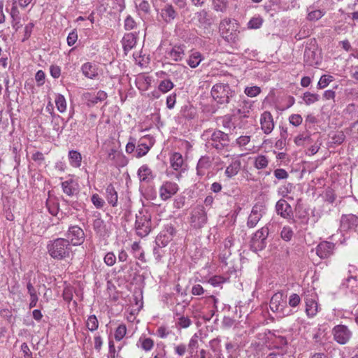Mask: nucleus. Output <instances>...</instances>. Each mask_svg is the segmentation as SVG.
<instances>
[{"label": "nucleus", "mask_w": 358, "mask_h": 358, "mask_svg": "<svg viewBox=\"0 0 358 358\" xmlns=\"http://www.w3.org/2000/svg\"><path fill=\"white\" fill-rule=\"evenodd\" d=\"M46 248L50 257L57 261L65 260L72 254L71 244L64 238H57L48 241Z\"/></svg>", "instance_id": "nucleus-1"}, {"label": "nucleus", "mask_w": 358, "mask_h": 358, "mask_svg": "<svg viewBox=\"0 0 358 358\" xmlns=\"http://www.w3.org/2000/svg\"><path fill=\"white\" fill-rule=\"evenodd\" d=\"M134 230L141 238L147 236L152 230V215L146 209H142L136 214Z\"/></svg>", "instance_id": "nucleus-2"}, {"label": "nucleus", "mask_w": 358, "mask_h": 358, "mask_svg": "<svg viewBox=\"0 0 358 358\" xmlns=\"http://www.w3.org/2000/svg\"><path fill=\"white\" fill-rule=\"evenodd\" d=\"M237 87H234V89L229 88L228 86L225 85V92L226 94V99L225 102L228 104H231L232 106L231 108V115L234 117L238 116L240 117H248L249 114L248 109H241L239 107L241 106L242 101V97L241 95L238 94L236 91Z\"/></svg>", "instance_id": "nucleus-3"}, {"label": "nucleus", "mask_w": 358, "mask_h": 358, "mask_svg": "<svg viewBox=\"0 0 358 358\" xmlns=\"http://www.w3.org/2000/svg\"><path fill=\"white\" fill-rule=\"evenodd\" d=\"M269 307L279 317H284L293 314V311L288 307L286 297L281 292L275 293L270 300Z\"/></svg>", "instance_id": "nucleus-4"}, {"label": "nucleus", "mask_w": 358, "mask_h": 358, "mask_svg": "<svg viewBox=\"0 0 358 358\" xmlns=\"http://www.w3.org/2000/svg\"><path fill=\"white\" fill-rule=\"evenodd\" d=\"M333 340L339 345L348 344L352 337V330L345 324L335 325L331 329Z\"/></svg>", "instance_id": "nucleus-5"}, {"label": "nucleus", "mask_w": 358, "mask_h": 358, "mask_svg": "<svg viewBox=\"0 0 358 358\" xmlns=\"http://www.w3.org/2000/svg\"><path fill=\"white\" fill-rule=\"evenodd\" d=\"M231 31L229 32L230 27L225 31V52L233 53L234 50L238 48V33L239 25L236 20L231 24Z\"/></svg>", "instance_id": "nucleus-6"}, {"label": "nucleus", "mask_w": 358, "mask_h": 358, "mask_svg": "<svg viewBox=\"0 0 358 358\" xmlns=\"http://www.w3.org/2000/svg\"><path fill=\"white\" fill-rule=\"evenodd\" d=\"M159 20L165 24H171L176 20L179 13L177 9L171 3L165 2L159 9L156 10Z\"/></svg>", "instance_id": "nucleus-7"}, {"label": "nucleus", "mask_w": 358, "mask_h": 358, "mask_svg": "<svg viewBox=\"0 0 358 358\" xmlns=\"http://www.w3.org/2000/svg\"><path fill=\"white\" fill-rule=\"evenodd\" d=\"M207 214L203 206L198 205L194 207L189 217V222L194 229H201L207 222Z\"/></svg>", "instance_id": "nucleus-8"}, {"label": "nucleus", "mask_w": 358, "mask_h": 358, "mask_svg": "<svg viewBox=\"0 0 358 358\" xmlns=\"http://www.w3.org/2000/svg\"><path fill=\"white\" fill-rule=\"evenodd\" d=\"M177 234V230L171 224L164 226L155 238V245L159 247H166Z\"/></svg>", "instance_id": "nucleus-9"}, {"label": "nucleus", "mask_w": 358, "mask_h": 358, "mask_svg": "<svg viewBox=\"0 0 358 358\" xmlns=\"http://www.w3.org/2000/svg\"><path fill=\"white\" fill-rule=\"evenodd\" d=\"M268 231V227L264 226L255 232L251 239L250 248L252 250L257 252L266 248Z\"/></svg>", "instance_id": "nucleus-10"}, {"label": "nucleus", "mask_w": 358, "mask_h": 358, "mask_svg": "<svg viewBox=\"0 0 358 358\" xmlns=\"http://www.w3.org/2000/svg\"><path fill=\"white\" fill-rule=\"evenodd\" d=\"M66 237L71 245L78 246L82 245L85 239V234L81 227L78 225H71L69 227Z\"/></svg>", "instance_id": "nucleus-11"}, {"label": "nucleus", "mask_w": 358, "mask_h": 358, "mask_svg": "<svg viewBox=\"0 0 358 358\" xmlns=\"http://www.w3.org/2000/svg\"><path fill=\"white\" fill-rule=\"evenodd\" d=\"M266 206L262 202L255 203L248 217L247 227L248 228H254L257 226L263 215L266 213Z\"/></svg>", "instance_id": "nucleus-12"}, {"label": "nucleus", "mask_w": 358, "mask_h": 358, "mask_svg": "<svg viewBox=\"0 0 358 358\" xmlns=\"http://www.w3.org/2000/svg\"><path fill=\"white\" fill-rule=\"evenodd\" d=\"M179 190L178 185L172 181H164L159 189V197L162 201H167L176 194Z\"/></svg>", "instance_id": "nucleus-13"}, {"label": "nucleus", "mask_w": 358, "mask_h": 358, "mask_svg": "<svg viewBox=\"0 0 358 358\" xmlns=\"http://www.w3.org/2000/svg\"><path fill=\"white\" fill-rule=\"evenodd\" d=\"M305 313L308 318L315 317L319 312L317 296L315 294L307 295L304 299Z\"/></svg>", "instance_id": "nucleus-14"}, {"label": "nucleus", "mask_w": 358, "mask_h": 358, "mask_svg": "<svg viewBox=\"0 0 358 358\" xmlns=\"http://www.w3.org/2000/svg\"><path fill=\"white\" fill-rule=\"evenodd\" d=\"M335 249L336 245L334 243L323 241L316 246L315 252L320 259H325L334 255Z\"/></svg>", "instance_id": "nucleus-15"}, {"label": "nucleus", "mask_w": 358, "mask_h": 358, "mask_svg": "<svg viewBox=\"0 0 358 358\" xmlns=\"http://www.w3.org/2000/svg\"><path fill=\"white\" fill-rule=\"evenodd\" d=\"M107 94L103 90H99L96 94L90 92H84L82 94V100L85 102L86 105L92 107L99 102L103 101L107 99Z\"/></svg>", "instance_id": "nucleus-16"}, {"label": "nucleus", "mask_w": 358, "mask_h": 358, "mask_svg": "<svg viewBox=\"0 0 358 358\" xmlns=\"http://www.w3.org/2000/svg\"><path fill=\"white\" fill-rule=\"evenodd\" d=\"M188 304L189 303L185 301H183L182 303L176 302V307L173 309V312L176 315L180 316L176 324L180 328H187L192 324V321L188 317H185L181 315Z\"/></svg>", "instance_id": "nucleus-17"}, {"label": "nucleus", "mask_w": 358, "mask_h": 358, "mask_svg": "<svg viewBox=\"0 0 358 358\" xmlns=\"http://www.w3.org/2000/svg\"><path fill=\"white\" fill-rule=\"evenodd\" d=\"M358 226V217L353 214L343 215L340 220V230L348 231L355 230Z\"/></svg>", "instance_id": "nucleus-18"}, {"label": "nucleus", "mask_w": 358, "mask_h": 358, "mask_svg": "<svg viewBox=\"0 0 358 358\" xmlns=\"http://www.w3.org/2000/svg\"><path fill=\"white\" fill-rule=\"evenodd\" d=\"M275 210L276 213L284 219L291 220L293 218L292 208L284 199H280L276 202Z\"/></svg>", "instance_id": "nucleus-19"}, {"label": "nucleus", "mask_w": 358, "mask_h": 358, "mask_svg": "<svg viewBox=\"0 0 358 358\" xmlns=\"http://www.w3.org/2000/svg\"><path fill=\"white\" fill-rule=\"evenodd\" d=\"M326 13V10L317 1L307 8L306 19L309 21H317L321 19Z\"/></svg>", "instance_id": "nucleus-20"}, {"label": "nucleus", "mask_w": 358, "mask_h": 358, "mask_svg": "<svg viewBox=\"0 0 358 358\" xmlns=\"http://www.w3.org/2000/svg\"><path fill=\"white\" fill-rule=\"evenodd\" d=\"M261 129L266 134H269L274 129V122L271 113L264 111L260 117Z\"/></svg>", "instance_id": "nucleus-21"}, {"label": "nucleus", "mask_w": 358, "mask_h": 358, "mask_svg": "<svg viewBox=\"0 0 358 358\" xmlns=\"http://www.w3.org/2000/svg\"><path fill=\"white\" fill-rule=\"evenodd\" d=\"M137 175L140 182L145 184L150 183L156 176L147 164H143L138 169Z\"/></svg>", "instance_id": "nucleus-22"}, {"label": "nucleus", "mask_w": 358, "mask_h": 358, "mask_svg": "<svg viewBox=\"0 0 358 358\" xmlns=\"http://www.w3.org/2000/svg\"><path fill=\"white\" fill-rule=\"evenodd\" d=\"M136 33H128L124 34L122 40V43L125 54H127L129 51L136 46Z\"/></svg>", "instance_id": "nucleus-23"}, {"label": "nucleus", "mask_w": 358, "mask_h": 358, "mask_svg": "<svg viewBox=\"0 0 358 358\" xmlns=\"http://www.w3.org/2000/svg\"><path fill=\"white\" fill-rule=\"evenodd\" d=\"M61 186L63 192L69 196H73L78 192L79 185L78 182L73 179L62 182Z\"/></svg>", "instance_id": "nucleus-24"}, {"label": "nucleus", "mask_w": 358, "mask_h": 358, "mask_svg": "<svg viewBox=\"0 0 358 358\" xmlns=\"http://www.w3.org/2000/svg\"><path fill=\"white\" fill-rule=\"evenodd\" d=\"M212 162L210 157L208 156H202L196 165V174L200 177L203 176L210 168Z\"/></svg>", "instance_id": "nucleus-25"}, {"label": "nucleus", "mask_w": 358, "mask_h": 358, "mask_svg": "<svg viewBox=\"0 0 358 358\" xmlns=\"http://www.w3.org/2000/svg\"><path fill=\"white\" fill-rule=\"evenodd\" d=\"M83 74L87 78L95 79L98 76V68L96 64L92 62H86L81 66Z\"/></svg>", "instance_id": "nucleus-26"}, {"label": "nucleus", "mask_w": 358, "mask_h": 358, "mask_svg": "<svg viewBox=\"0 0 358 358\" xmlns=\"http://www.w3.org/2000/svg\"><path fill=\"white\" fill-rule=\"evenodd\" d=\"M267 336V339L271 343V345L275 348H281L287 345V338L282 336H276L275 334L271 333L270 331L268 334L264 333Z\"/></svg>", "instance_id": "nucleus-27"}, {"label": "nucleus", "mask_w": 358, "mask_h": 358, "mask_svg": "<svg viewBox=\"0 0 358 358\" xmlns=\"http://www.w3.org/2000/svg\"><path fill=\"white\" fill-rule=\"evenodd\" d=\"M185 46L184 45H174L169 52V58L174 62L181 61L185 55Z\"/></svg>", "instance_id": "nucleus-28"}, {"label": "nucleus", "mask_w": 358, "mask_h": 358, "mask_svg": "<svg viewBox=\"0 0 358 358\" xmlns=\"http://www.w3.org/2000/svg\"><path fill=\"white\" fill-rule=\"evenodd\" d=\"M105 196L108 203L113 207H115L117 205V192L112 184H109L106 187Z\"/></svg>", "instance_id": "nucleus-29"}, {"label": "nucleus", "mask_w": 358, "mask_h": 358, "mask_svg": "<svg viewBox=\"0 0 358 358\" xmlns=\"http://www.w3.org/2000/svg\"><path fill=\"white\" fill-rule=\"evenodd\" d=\"M27 293L29 294L30 296L29 300V308H32L36 306L37 303L38 301V294L36 292V288L34 287V285L31 282V280L29 279L26 285Z\"/></svg>", "instance_id": "nucleus-30"}, {"label": "nucleus", "mask_w": 358, "mask_h": 358, "mask_svg": "<svg viewBox=\"0 0 358 358\" xmlns=\"http://www.w3.org/2000/svg\"><path fill=\"white\" fill-rule=\"evenodd\" d=\"M170 164L171 168L175 171H182L184 165L182 156L179 152H173L170 157Z\"/></svg>", "instance_id": "nucleus-31"}, {"label": "nucleus", "mask_w": 358, "mask_h": 358, "mask_svg": "<svg viewBox=\"0 0 358 358\" xmlns=\"http://www.w3.org/2000/svg\"><path fill=\"white\" fill-rule=\"evenodd\" d=\"M94 217L96 218L92 222L93 229L96 234L103 235L106 232V224L101 218V214L99 213H96V215L94 214Z\"/></svg>", "instance_id": "nucleus-32"}, {"label": "nucleus", "mask_w": 358, "mask_h": 358, "mask_svg": "<svg viewBox=\"0 0 358 358\" xmlns=\"http://www.w3.org/2000/svg\"><path fill=\"white\" fill-rule=\"evenodd\" d=\"M224 85L222 83L215 84L211 90V95L213 99L218 103H223Z\"/></svg>", "instance_id": "nucleus-33"}, {"label": "nucleus", "mask_w": 358, "mask_h": 358, "mask_svg": "<svg viewBox=\"0 0 358 358\" xmlns=\"http://www.w3.org/2000/svg\"><path fill=\"white\" fill-rule=\"evenodd\" d=\"M68 157L71 166L79 168L81 166L82 156L78 151L70 150Z\"/></svg>", "instance_id": "nucleus-34"}, {"label": "nucleus", "mask_w": 358, "mask_h": 358, "mask_svg": "<svg viewBox=\"0 0 358 358\" xmlns=\"http://www.w3.org/2000/svg\"><path fill=\"white\" fill-rule=\"evenodd\" d=\"M241 169V162L239 160L232 161L225 169V174L231 178L232 176L236 175Z\"/></svg>", "instance_id": "nucleus-35"}, {"label": "nucleus", "mask_w": 358, "mask_h": 358, "mask_svg": "<svg viewBox=\"0 0 358 358\" xmlns=\"http://www.w3.org/2000/svg\"><path fill=\"white\" fill-rule=\"evenodd\" d=\"M137 346L145 352H149L154 347V341L150 338L141 337L138 341Z\"/></svg>", "instance_id": "nucleus-36"}, {"label": "nucleus", "mask_w": 358, "mask_h": 358, "mask_svg": "<svg viewBox=\"0 0 358 358\" xmlns=\"http://www.w3.org/2000/svg\"><path fill=\"white\" fill-rule=\"evenodd\" d=\"M210 346L214 353V356L217 358H221L222 355L221 339L220 338H216L211 340L210 342Z\"/></svg>", "instance_id": "nucleus-37"}, {"label": "nucleus", "mask_w": 358, "mask_h": 358, "mask_svg": "<svg viewBox=\"0 0 358 358\" xmlns=\"http://www.w3.org/2000/svg\"><path fill=\"white\" fill-rule=\"evenodd\" d=\"M131 251L135 258L141 260L142 262H145V253L140 246L138 242H134L131 245Z\"/></svg>", "instance_id": "nucleus-38"}, {"label": "nucleus", "mask_w": 358, "mask_h": 358, "mask_svg": "<svg viewBox=\"0 0 358 358\" xmlns=\"http://www.w3.org/2000/svg\"><path fill=\"white\" fill-rule=\"evenodd\" d=\"M294 189V185L292 183H286L281 185L278 189V194L282 198L287 197L288 199H293L292 197H288V194H290Z\"/></svg>", "instance_id": "nucleus-39"}, {"label": "nucleus", "mask_w": 358, "mask_h": 358, "mask_svg": "<svg viewBox=\"0 0 358 358\" xmlns=\"http://www.w3.org/2000/svg\"><path fill=\"white\" fill-rule=\"evenodd\" d=\"M203 60L201 54L199 52H194L189 56L187 64L191 68L197 67Z\"/></svg>", "instance_id": "nucleus-40"}, {"label": "nucleus", "mask_w": 358, "mask_h": 358, "mask_svg": "<svg viewBox=\"0 0 358 358\" xmlns=\"http://www.w3.org/2000/svg\"><path fill=\"white\" fill-rule=\"evenodd\" d=\"M175 85L170 79H164L162 80L158 85V90L163 94L171 91Z\"/></svg>", "instance_id": "nucleus-41"}, {"label": "nucleus", "mask_w": 358, "mask_h": 358, "mask_svg": "<svg viewBox=\"0 0 358 358\" xmlns=\"http://www.w3.org/2000/svg\"><path fill=\"white\" fill-rule=\"evenodd\" d=\"M268 165V159L267 157L259 155L255 158L254 166L257 169H263Z\"/></svg>", "instance_id": "nucleus-42"}, {"label": "nucleus", "mask_w": 358, "mask_h": 358, "mask_svg": "<svg viewBox=\"0 0 358 358\" xmlns=\"http://www.w3.org/2000/svg\"><path fill=\"white\" fill-rule=\"evenodd\" d=\"M223 132L219 131L214 132L212 134L213 146L217 150H221L224 147V145L220 142V140H223Z\"/></svg>", "instance_id": "nucleus-43"}, {"label": "nucleus", "mask_w": 358, "mask_h": 358, "mask_svg": "<svg viewBox=\"0 0 358 358\" xmlns=\"http://www.w3.org/2000/svg\"><path fill=\"white\" fill-rule=\"evenodd\" d=\"M357 278L356 275H350L348 276L346 280L342 283L343 287H345L352 292H355L356 290L354 289L357 286Z\"/></svg>", "instance_id": "nucleus-44"}, {"label": "nucleus", "mask_w": 358, "mask_h": 358, "mask_svg": "<svg viewBox=\"0 0 358 358\" xmlns=\"http://www.w3.org/2000/svg\"><path fill=\"white\" fill-rule=\"evenodd\" d=\"M55 104L57 110L60 113H64L66 110V101L65 97L60 94H58L55 98Z\"/></svg>", "instance_id": "nucleus-45"}, {"label": "nucleus", "mask_w": 358, "mask_h": 358, "mask_svg": "<svg viewBox=\"0 0 358 358\" xmlns=\"http://www.w3.org/2000/svg\"><path fill=\"white\" fill-rule=\"evenodd\" d=\"M302 98L306 105H310L317 101L319 100L320 96L317 94L307 92L303 94Z\"/></svg>", "instance_id": "nucleus-46"}, {"label": "nucleus", "mask_w": 358, "mask_h": 358, "mask_svg": "<svg viewBox=\"0 0 358 358\" xmlns=\"http://www.w3.org/2000/svg\"><path fill=\"white\" fill-rule=\"evenodd\" d=\"M86 327L90 331H94L98 329L99 322L94 315L88 317L86 322Z\"/></svg>", "instance_id": "nucleus-47"}, {"label": "nucleus", "mask_w": 358, "mask_h": 358, "mask_svg": "<svg viewBox=\"0 0 358 358\" xmlns=\"http://www.w3.org/2000/svg\"><path fill=\"white\" fill-rule=\"evenodd\" d=\"M195 16L200 24L206 25L210 24V20L208 17V13L206 10H202L197 12Z\"/></svg>", "instance_id": "nucleus-48"}, {"label": "nucleus", "mask_w": 358, "mask_h": 358, "mask_svg": "<svg viewBox=\"0 0 358 358\" xmlns=\"http://www.w3.org/2000/svg\"><path fill=\"white\" fill-rule=\"evenodd\" d=\"M138 11L143 13L145 15L150 13V5L147 0L140 1L138 4H136Z\"/></svg>", "instance_id": "nucleus-49"}, {"label": "nucleus", "mask_w": 358, "mask_h": 358, "mask_svg": "<svg viewBox=\"0 0 358 358\" xmlns=\"http://www.w3.org/2000/svg\"><path fill=\"white\" fill-rule=\"evenodd\" d=\"M334 80V78L329 75H323L317 83V88L324 89Z\"/></svg>", "instance_id": "nucleus-50"}, {"label": "nucleus", "mask_w": 358, "mask_h": 358, "mask_svg": "<svg viewBox=\"0 0 358 358\" xmlns=\"http://www.w3.org/2000/svg\"><path fill=\"white\" fill-rule=\"evenodd\" d=\"M310 139V135L303 133L297 135L294 140V143L297 146H303L306 141H309Z\"/></svg>", "instance_id": "nucleus-51"}, {"label": "nucleus", "mask_w": 358, "mask_h": 358, "mask_svg": "<svg viewBox=\"0 0 358 358\" xmlns=\"http://www.w3.org/2000/svg\"><path fill=\"white\" fill-rule=\"evenodd\" d=\"M150 150V147L143 142H140L136 148V157H141L145 155Z\"/></svg>", "instance_id": "nucleus-52"}, {"label": "nucleus", "mask_w": 358, "mask_h": 358, "mask_svg": "<svg viewBox=\"0 0 358 358\" xmlns=\"http://www.w3.org/2000/svg\"><path fill=\"white\" fill-rule=\"evenodd\" d=\"M127 333V327L125 324H120L115 331V339L117 341H121Z\"/></svg>", "instance_id": "nucleus-53"}, {"label": "nucleus", "mask_w": 358, "mask_h": 358, "mask_svg": "<svg viewBox=\"0 0 358 358\" xmlns=\"http://www.w3.org/2000/svg\"><path fill=\"white\" fill-rule=\"evenodd\" d=\"M293 234L294 232L289 226L284 227L280 232L281 238L285 241H289L292 239Z\"/></svg>", "instance_id": "nucleus-54"}, {"label": "nucleus", "mask_w": 358, "mask_h": 358, "mask_svg": "<svg viewBox=\"0 0 358 358\" xmlns=\"http://www.w3.org/2000/svg\"><path fill=\"white\" fill-rule=\"evenodd\" d=\"M261 88L258 86L247 87L244 92L249 97H255L261 93Z\"/></svg>", "instance_id": "nucleus-55"}, {"label": "nucleus", "mask_w": 358, "mask_h": 358, "mask_svg": "<svg viewBox=\"0 0 358 358\" xmlns=\"http://www.w3.org/2000/svg\"><path fill=\"white\" fill-rule=\"evenodd\" d=\"M91 201L98 209L102 208L105 205L104 200L98 194H94L91 196Z\"/></svg>", "instance_id": "nucleus-56"}, {"label": "nucleus", "mask_w": 358, "mask_h": 358, "mask_svg": "<svg viewBox=\"0 0 358 358\" xmlns=\"http://www.w3.org/2000/svg\"><path fill=\"white\" fill-rule=\"evenodd\" d=\"M198 341H199V336L195 334H194L192 338L189 340V344H188V348L187 350L189 352L190 354H192L194 351L197 349L198 348Z\"/></svg>", "instance_id": "nucleus-57"}, {"label": "nucleus", "mask_w": 358, "mask_h": 358, "mask_svg": "<svg viewBox=\"0 0 358 358\" xmlns=\"http://www.w3.org/2000/svg\"><path fill=\"white\" fill-rule=\"evenodd\" d=\"M116 256L113 252H107L103 258L104 263L108 266H113L116 262Z\"/></svg>", "instance_id": "nucleus-58"}, {"label": "nucleus", "mask_w": 358, "mask_h": 358, "mask_svg": "<svg viewBox=\"0 0 358 358\" xmlns=\"http://www.w3.org/2000/svg\"><path fill=\"white\" fill-rule=\"evenodd\" d=\"M301 302L300 296L295 293L290 294L289 297L288 303L290 307L295 308L299 305Z\"/></svg>", "instance_id": "nucleus-59"}, {"label": "nucleus", "mask_w": 358, "mask_h": 358, "mask_svg": "<svg viewBox=\"0 0 358 358\" xmlns=\"http://www.w3.org/2000/svg\"><path fill=\"white\" fill-rule=\"evenodd\" d=\"M303 118L299 114H292L289 117V122L294 127H298L302 123Z\"/></svg>", "instance_id": "nucleus-60"}, {"label": "nucleus", "mask_w": 358, "mask_h": 358, "mask_svg": "<svg viewBox=\"0 0 358 358\" xmlns=\"http://www.w3.org/2000/svg\"><path fill=\"white\" fill-rule=\"evenodd\" d=\"M124 26L126 30H131L136 27V22L132 17L128 15L124 20Z\"/></svg>", "instance_id": "nucleus-61"}, {"label": "nucleus", "mask_w": 358, "mask_h": 358, "mask_svg": "<svg viewBox=\"0 0 358 358\" xmlns=\"http://www.w3.org/2000/svg\"><path fill=\"white\" fill-rule=\"evenodd\" d=\"M262 20L259 17H253L248 22V27L250 29H258L262 24Z\"/></svg>", "instance_id": "nucleus-62"}, {"label": "nucleus", "mask_w": 358, "mask_h": 358, "mask_svg": "<svg viewBox=\"0 0 358 358\" xmlns=\"http://www.w3.org/2000/svg\"><path fill=\"white\" fill-rule=\"evenodd\" d=\"M176 93H173L166 97V105L169 109L171 110L174 108L176 102Z\"/></svg>", "instance_id": "nucleus-63"}, {"label": "nucleus", "mask_w": 358, "mask_h": 358, "mask_svg": "<svg viewBox=\"0 0 358 358\" xmlns=\"http://www.w3.org/2000/svg\"><path fill=\"white\" fill-rule=\"evenodd\" d=\"M223 282H224V278L222 276H217V275L210 278L208 280V282L213 287H222V284Z\"/></svg>", "instance_id": "nucleus-64"}]
</instances>
